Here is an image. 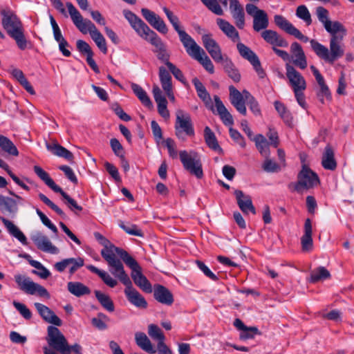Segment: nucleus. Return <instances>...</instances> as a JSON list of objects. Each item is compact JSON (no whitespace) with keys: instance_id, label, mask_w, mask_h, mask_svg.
<instances>
[{"instance_id":"nucleus-43","label":"nucleus","mask_w":354,"mask_h":354,"mask_svg":"<svg viewBox=\"0 0 354 354\" xmlns=\"http://www.w3.org/2000/svg\"><path fill=\"white\" fill-rule=\"evenodd\" d=\"M316 15L318 20L324 25L325 29L332 34V21L329 19V12L322 6L316 8Z\"/></svg>"},{"instance_id":"nucleus-51","label":"nucleus","mask_w":354,"mask_h":354,"mask_svg":"<svg viewBox=\"0 0 354 354\" xmlns=\"http://www.w3.org/2000/svg\"><path fill=\"white\" fill-rule=\"evenodd\" d=\"M347 34V29L343 24L333 21V41L342 42Z\"/></svg>"},{"instance_id":"nucleus-22","label":"nucleus","mask_w":354,"mask_h":354,"mask_svg":"<svg viewBox=\"0 0 354 354\" xmlns=\"http://www.w3.org/2000/svg\"><path fill=\"white\" fill-rule=\"evenodd\" d=\"M261 36L266 42L272 45V47L286 48L288 46V42L275 30H263Z\"/></svg>"},{"instance_id":"nucleus-50","label":"nucleus","mask_w":354,"mask_h":354,"mask_svg":"<svg viewBox=\"0 0 354 354\" xmlns=\"http://www.w3.org/2000/svg\"><path fill=\"white\" fill-rule=\"evenodd\" d=\"M243 93L245 95V104L249 106L250 111L255 115H260L261 111L258 102L249 91L244 90Z\"/></svg>"},{"instance_id":"nucleus-42","label":"nucleus","mask_w":354,"mask_h":354,"mask_svg":"<svg viewBox=\"0 0 354 354\" xmlns=\"http://www.w3.org/2000/svg\"><path fill=\"white\" fill-rule=\"evenodd\" d=\"M35 173L43 180L45 184L56 192L60 187L57 185L54 180L50 177L49 174L44 171L41 167L35 165L33 167Z\"/></svg>"},{"instance_id":"nucleus-45","label":"nucleus","mask_w":354,"mask_h":354,"mask_svg":"<svg viewBox=\"0 0 354 354\" xmlns=\"http://www.w3.org/2000/svg\"><path fill=\"white\" fill-rule=\"evenodd\" d=\"M95 295L100 305L108 312H113L115 306L111 297L100 290L94 291Z\"/></svg>"},{"instance_id":"nucleus-49","label":"nucleus","mask_w":354,"mask_h":354,"mask_svg":"<svg viewBox=\"0 0 354 354\" xmlns=\"http://www.w3.org/2000/svg\"><path fill=\"white\" fill-rule=\"evenodd\" d=\"M274 105L276 111L278 112L284 122L288 125H290L292 123V117L290 111L285 106L284 104L279 101H275L274 102Z\"/></svg>"},{"instance_id":"nucleus-9","label":"nucleus","mask_w":354,"mask_h":354,"mask_svg":"<svg viewBox=\"0 0 354 354\" xmlns=\"http://www.w3.org/2000/svg\"><path fill=\"white\" fill-rule=\"evenodd\" d=\"M46 339L50 348L61 354H66L68 352V341L56 326H49L48 327Z\"/></svg>"},{"instance_id":"nucleus-36","label":"nucleus","mask_w":354,"mask_h":354,"mask_svg":"<svg viewBox=\"0 0 354 354\" xmlns=\"http://www.w3.org/2000/svg\"><path fill=\"white\" fill-rule=\"evenodd\" d=\"M269 26L268 14L265 11H259L258 15L253 17V29L256 32L267 30Z\"/></svg>"},{"instance_id":"nucleus-20","label":"nucleus","mask_w":354,"mask_h":354,"mask_svg":"<svg viewBox=\"0 0 354 354\" xmlns=\"http://www.w3.org/2000/svg\"><path fill=\"white\" fill-rule=\"evenodd\" d=\"M34 306L39 315L45 322L57 326H62V321L48 306L38 302H35Z\"/></svg>"},{"instance_id":"nucleus-32","label":"nucleus","mask_w":354,"mask_h":354,"mask_svg":"<svg viewBox=\"0 0 354 354\" xmlns=\"http://www.w3.org/2000/svg\"><path fill=\"white\" fill-rule=\"evenodd\" d=\"M225 72L227 74L228 77L231 78L234 82H239L241 80V74L236 68L232 61L225 56V59L220 62Z\"/></svg>"},{"instance_id":"nucleus-31","label":"nucleus","mask_w":354,"mask_h":354,"mask_svg":"<svg viewBox=\"0 0 354 354\" xmlns=\"http://www.w3.org/2000/svg\"><path fill=\"white\" fill-rule=\"evenodd\" d=\"M303 251H310L313 248L312 224L310 218H306L304 223V234L301 239Z\"/></svg>"},{"instance_id":"nucleus-5","label":"nucleus","mask_w":354,"mask_h":354,"mask_svg":"<svg viewBox=\"0 0 354 354\" xmlns=\"http://www.w3.org/2000/svg\"><path fill=\"white\" fill-rule=\"evenodd\" d=\"M120 252H112L103 257V259L106 261L110 272L119 281L125 285H129L131 281L128 274L126 273L122 261L125 257L119 254Z\"/></svg>"},{"instance_id":"nucleus-53","label":"nucleus","mask_w":354,"mask_h":354,"mask_svg":"<svg viewBox=\"0 0 354 354\" xmlns=\"http://www.w3.org/2000/svg\"><path fill=\"white\" fill-rule=\"evenodd\" d=\"M194 59L197 60L209 73L212 74L214 73V64L205 53V55L203 53L198 54Z\"/></svg>"},{"instance_id":"nucleus-57","label":"nucleus","mask_w":354,"mask_h":354,"mask_svg":"<svg viewBox=\"0 0 354 354\" xmlns=\"http://www.w3.org/2000/svg\"><path fill=\"white\" fill-rule=\"evenodd\" d=\"M162 10L177 33L182 31L183 29L180 26V21L178 17L167 7H163Z\"/></svg>"},{"instance_id":"nucleus-35","label":"nucleus","mask_w":354,"mask_h":354,"mask_svg":"<svg viewBox=\"0 0 354 354\" xmlns=\"http://www.w3.org/2000/svg\"><path fill=\"white\" fill-rule=\"evenodd\" d=\"M204 138L207 145L212 150L223 153L222 148L219 146L218 140L216 138L214 133L209 127H205L204 129Z\"/></svg>"},{"instance_id":"nucleus-12","label":"nucleus","mask_w":354,"mask_h":354,"mask_svg":"<svg viewBox=\"0 0 354 354\" xmlns=\"http://www.w3.org/2000/svg\"><path fill=\"white\" fill-rule=\"evenodd\" d=\"M275 24L281 30L287 32L288 34L294 36L297 39L307 42L309 41L308 37L304 35L300 30L295 28L288 20L284 17L279 15H276L274 17Z\"/></svg>"},{"instance_id":"nucleus-28","label":"nucleus","mask_w":354,"mask_h":354,"mask_svg":"<svg viewBox=\"0 0 354 354\" xmlns=\"http://www.w3.org/2000/svg\"><path fill=\"white\" fill-rule=\"evenodd\" d=\"M214 100L217 113L220 116L223 123L226 126H232L234 124L232 115L225 108L220 97L218 95H214Z\"/></svg>"},{"instance_id":"nucleus-52","label":"nucleus","mask_w":354,"mask_h":354,"mask_svg":"<svg viewBox=\"0 0 354 354\" xmlns=\"http://www.w3.org/2000/svg\"><path fill=\"white\" fill-rule=\"evenodd\" d=\"M159 77L163 90H169V88L172 87L171 77L163 66L159 68Z\"/></svg>"},{"instance_id":"nucleus-16","label":"nucleus","mask_w":354,"mask_h":354,"mask_svg":"<svg viewBox=\"0 0 354 354\" xmlns=\"http://www.w3.org/2000/svg\"><path fill=\"white\" fill-rule=\"evenodd\" d=\"M141 13L145 20L159 32L162 34L167 33L168 28L159 15L147 8H142Z\"/></svg>"},{"instance_id":"nucleus-34","label":"nucleus","mask_w":354,"mask_h":354,"mask_svg":"<svg viewBox=\"0 0 354 354\" xmlns=\"http://www.w3.org/2000/svg\"><path fill=\"white\" fill-rule=\"evenodd\" d=\"M67 288L70 293L77 297L91 293L89 288L81 282L70 281L67 283Z\"/></svg>"},{"instance_id":"nucleus-26","label":"nucleus","mask_w":354,"mask_h":354,"mask_svg":"<svg viewBox=\"0 0 354 354\" xmlns=\"http://www.w3.org/2000/svg\"><path fill=\"white\" fill-rule=\"evenodd\" d=\"M17 200L0 194V211L11 218L16 216L18 212Z\"/></svg>"},{"instance_id":"nucleus-39","label":"nucleus","mask_w":354,"mask_h":354,"mask_svg":"<svg viewBox=\"0 0 354 354\" xmlns=\"http://www.w3.org/2000/svg\"><path fill=\"white\" fill-rule=\"evenodd\" d=\"M46 148L54 155L64 158L68 161L73 160L74 158L73 154L69 150L59 144L50 145L46 143Z\"/></svg>"},{"instance_id":"nucleus-38","label":"nucleus","mask_w":354,"mask_h":354,"mask_svg":"<svg viewBox=\"0 0 354 354\" xmlns=\"http://www.w3.org/2000/svg\"><path fill=\"white\" fill-rule=\"evenodd\" d=\"M192 83L194 85L198 97L206 105L210 104L212 103V99L203 84L197 77H194L192 80Z\"/></svg>"},{"instance_id":"nucleus-62","label":"nucleus","mask_w":354,"mask_h":354,"mask_svg":"<svg viewBox=\"0 0 354 354\" xmlns=\"http://www.w3.org/2000/svg\"><path fill=\"white\" fill-rule=\"evenodd\" d=\"M257 335H261V332L257 327H247L243 331L240 333L239 338L241 340H246L254 338Z\"/></svg>"},{"instance_id":"nucleus-3","label":"nucleus","mask_w":354,"mask_h":354,"mask_svg":"<svg viewBox=\"0 0 354 354\" xmlns=\"http://www.w3.org/2000/svg\"><path fill=\"white\" fill-rule=\"evenodd\" d=\"M319 183L318 175L304 163L301 170L297 175V182L290 183L288 188L292 192L302 193L304 189L313 188Z\"/></svg>"},{"instance_id":"nucleus-23","label":"nucleus","mask_w":354,"mask_h":354,"mask_svg":"<svg viewBox=\"0 0 354 354\" xmlns=\"http://www.w3.org/2000/svg\"><path fill=\"white\" fill-rule=\"evenodd\" d=\"M234 195L239 207L244 214H248L250 212L252 214H256V209L250 196L245 194L239 189L234 191Z\"/></svg>"},{"instance_id":"nucleus-2","label":"nucleus","mask_w":354,"mask_h":354,"mask_svg":"<svg viewBox=\"0 0 354 354\" xmlns=\"http://www.w3.org/2000/svg\"><path fill=\"white\" fill-rule=\"evenodd\" d=\"M0 15L2 17V26L8 35L15 41L20 50H25L29 42L25 37L23 25L19 18L10 9L1 10Z\"/></svg>"},{"instance_id":"nucleus-24","label":"nucleus","mask_w":354,"mask_h":354,"mask_svg":"<svg viewBox=\"0 0 354 354\" xmlns=\"http://www.w3.org/2000/svg\"><path fill=\"white\" fill-rule=\"evenodd\" d=\"M230 10L236 26L239 29L245 26V12L243 6L238 0H229Z\"/></svg>"},{"instance_id":"nucleus-13","label":"nucleus","mask_w":354,"mask_h":354,"mask_svg":"<svg viewBox=\"0 0 354 354\" xmlns=\"http://www.w3.org/2000/svg\"><path fill=\"white\" fill-rule=\"evenodd\" d=\"M180 41L182 42L187 53L193 59L199 53L205 55L204 50L199 46L194 39L184 30L178 33Z\"/></svg>"},{"instance_id":"nucleus-1","label":"nucleus","mask_w":354,"mask_h":354,"mask_svg":"<svg viewBox=\"0 0 354 354\" xmlns=\"http://www.w3.org/2000/svg\"><path fill=\"white\" fill-rule=\"evenodd\" d=\"M123 15L137 34L155 47L153 51L157 58L165 65L170 62V55L161 38L133 12L124 10Z\"/></svg>"},{"instance_id":"nucleus-10","label":"nucleus","mask_w":354,"mask_h":354,"mask_svg":"<svg viewBox=\"0 0 354 354\" xmlns=\"http://www.w3.org/2000/svg\"><path fill=\"white\" fill-rule=\"evenodd\" d=\"M66 6L73 24L82 33L86 34L89 32L91 35L97 30L91 20L83 18L80 12L71 2H66Z\"/></svg>"},{"instance_id":"nucleus-15","label":"nucleus","mask_w":354,"mask_h":354,"mask_svg":"<svg viewBox=\"0 0 354 354\" xmlns=\"http://www.w3.org/2000/svg\"><path fill=\"white\" fill-rule=\"evenodd\" d=\"M202 41L204 47L216 62L219 63L225 59L218 44L212 37L211 34L203 35Z\"/></svg>"},{"instance_id":"nucleus-25","label":"nucleus","mask_w":354,"mask_h":354,"mask_svg":"<svg viewBox=\"0 0 354 354\" xmlns=\"http://www.w3.org/2000/svg\"><path fill=\"white\" fill-rule=\"evenodd\" d=\"M290 52L292 63L300 68H306L308 65L307 59L301 46L296 41L293 42L290 46Z\"/></svg>"},{"instance_id":"nucleus-64","label":"nucleus","mask_w":354,"mask_h":354,"mask_svg":"<svg viewBox=\"0 0 354 354\" xmlns=\"http://www.w3.org/2000/svg\"><path fill=\"white\" fill-rule=\"evenodd\" d=\"M39 199L47 206L55 211L58 215L61 216H65L64 212L54 203H53L46 196L42 193L39 194Z\"/></svg>"},{"instance_id":"nucleus-47","label":"nucleus","mask_w":354,"mask_h":354,"mask_svg":"<svg viewBox=\"0 0 354 354\" xmlns=\"http://www.w3.org/2000/svg\"><path fill=\"white\" fill-rule=\"evenodd\" d=\"M131 87L134 94L145 106L149 108L152 106V102L150 98L146 91L140 85L136 83H131Z\"/></svg>"},{"instance_id":"nucleus-60","label":"nucleus","mask_w":354,"mask_h":354,"mask_svg":"<svg viewBox=\"0 0 354 354\" xmlns=\"http://www.w3.org/2000/svg\"><path fill=\"white\" fill-rule=\"evenodd\" d=\"M202 3L212 12L217 15H222L223 9L218 3L217 0H201Z\"/></svg>"},{"instance_id":"nucleus-29","label":"nucleus","mask_w":354,"mask_h":354,"mask_svg":"<svg viewBox=\"0 0 354 354\" xmlns=\"http://www.w3.org/2000/svg\"><path fill=\"white\" fill-rule=\"evenodd\" d=\"M0 221L3 223L10 235L16 238L23 245H26L28 244L26 236L12 221L3 216H0Z\"/></svg>"},{"instance_id":"nucleus-11","label":"nucleus","mask_w":354,"mask_h":354,"mask_svg":"<svg viewBox=\"0 0 354 354\" xmlns=\"http://www.w3.org/2000/svg\"><path fill=\"white\" fill-rule=\"evenodd\" d=\"M236 48L240 55L252 65L259 77L263 78L266 73L262 68L260 60L256 53L241 42L237 43Z\"/></svg>"},{"instance_id":"nucleus-7","label":"nucleus","mask_w":354,"mask_h":354,"mask_svg":"<svg viewBox=\"0 0 354 354\" xmlns=\"http://www.w3.org/2000/svg\"><path fill=\"white\" fill-rule=\"evenodd\" d=\"M124 257V263L131 269V277L135 284L144 292L147 293L151 292V284L142 273L141 267L138 262L129 253Z\"/></svg>"},{"instance_id":"nucleus-55","label":"nucleus","mask_w":354,"mask_h":354,"mask_svg":"<svg viewBox=\"0 0 354 354\" xmlns=\"http://www.w3.org/2000/svg\"><path fill=\"white\" fill-rule=\"evenodd\" d=\"M0 167L3 169L11 177L13 181L25 190L28 191L30 187L23 183L10 169L8 165L0 158Z\"/></svg>"},{"instance_id":"nucleus-58","label":"nucleus","mask_w":354,"mask_h":354,"mask_svg":"<svg viewBox=\"0 0 354 354\" xmlns=\"http://www.w3.org/2000/svg\"><path fill=\"white\" fill-rule=\"evenodd\" d=\"M148 333L149 335L155 340L158 342H164L165 341V335L162 333L161 329L155 324H150L148 327Z\"/></svg>"},{"instance_id":"nucleus-4","label":"nucleus","mask_w":354,"mask_h":354,"mask_svg":"<svg viewBox=\"0 0 354 354\" xmlns=\"http://www.w3.org/2000/svg\"><path fill=\"white\" fill-rule=\"evenodd\" d=\"M174 129L176 136L181 141L186 140V137L194 136L195 131L190 114L181 109L177 110Z\"/></svg>"},{"instance_id":"nucleus-37","label":"nucleus","mask_w":354,"mask_h":354,"mask_svg":"<svg viewBox=\"0 0 354 354\" xmlns=\"http://www.w3.org/2000/svg\"><path fill=\"white\" fill-rule=\"evenodd\" d=\"M310 44L313 50L315 52L317 56L325 61L329 62H332V57L330 56V53L328 48L315 39H311L310 41Z\"/></svg>"},{"instance_id":"nucleus-8","label":"nucleus","mask_w":354,"mask_h":354,"mask_svg":"<svg viewBox=\"0 0 354 354\" xmlns=\"http://www.w3.org/2000/svg\"><path fill=\"white\" fill-rule=\"evenodd\" d=\"M15 281L21 290L28 295H37L41 297L49 299L50 295L42 286L32 281L30 277L22 274H15Z\"/></svg>"},{"instance_id":"nucleus-6","label":"nucleus","mask_w":354,"mask_h":354,"mask_svg":"<svg viewBox=\"0 0 354 354\" xmlns=\"http://www.w3.org/2000/svg\"><path fill=\"white\" fill-rule=\"evenodd\" d=\"M180 160L185 170L188 171L192 175L201 179L203 176L202 163L198 154L191 151L187 152L185 150L179 152Z\"/></svg>"},{"instance_id":"nucleus-41","label":"nucleus","mask_w":354,"mask_h":354,"mask_svg":"<svg viewBox=\"0 0 354 354\" xmlns=\"http://www.w3.org/2000/svg\"><path fill=\"white\" fill-rule=\"evenodd\" d=\"M86 268L91 272L97 274L108 286L114 288L118 284L117 280L111 277L110 274L104 270H101L93 265H88Z\"/></svg>"},{"instance_id":"nucleus-61","label":"nucleus","mask_w":354,"mask_h":354,"mask_svg":"<svg viewBox=\"0 0 354 354\" xmlns=\"http://www.w3.org/2000/svg\"><path fill=\"white\" fill-rule=\"evenodd\" d=\"M266 160L262 165L263 169L268 173H275L281 170V167L279 164L274 162L272 160L268 158H265Z\"/></svg>"},{"instance_id":"nucleus-27","label":"nucleus","mask_w":354,"mask_h":354,"mask_svg":"<svg viewBox=\"0 0 354 354\" xmlns=\"http://www.w3.org/2000/svg\"><path fill=\"white\" fill-rule=\"evenodd\" d=\"M154 298L160 303L171 306L174 303V297L170 290L162 285H156L153 290Z\"/></svg>"},{"instance_id":"nucleus-19","label":"nucleus","mask_w":354,"mask_h":354,"mask_svg":"<svg viewBox=\"0 0 354 354\" xmlns=\"http://www.w3.org/2000/svg\"><path fill=\"white\" fill-rule=\"evenodd\" d=\"M94 235L95 239L103 246V249L100 252V254L102 257L112 252H120L119 254L121 256L122 255V257H124L128 254L126 250H123L122 248L116 247L100 233L95 232Z\"/></svg>"},{"instance_id":"nucleus-54","label":"nucleus","mask_w":354,"mask_h":354,"mask_svg":"<svg viewBox=\"0 0 354 354\" xmlns=\"http://www.w3.org/2000/svg\"><path fill=\"white\" fill-rule=\"evenodd\" d=\"M91 37L92 39L95 41L99 49L104 54H106L107 53V46L106 40L102 34L98 30H96L91 35Z\"/></svg>"},{"instance_id":"nucleus-40","label":"nucleus","mask_w":354,"mask_h":354,"mask_svg":"<svg viewBox=\"0 0 354 354\" xmlns=\"http://www.w3.org/2000/svg\"><path fill=\"white\" fill-rule=\"evenodd\" d=\"M330 277V272L326 268L319 266L310 272L309 281L315 283Z\"/></svg>"},{"instance_id":"nucleus-63","label":"nucleus","mask_w":354,"mask_h":354,"mask_svg":"<svg viewBox=\"0 0 354 354\" xmlns=\"http://www.w3.org/2000/svg\"><path fill=\"white\" fill-rule=\"evenodd\" d=\"M322 166L326 169H332V148L328 145L323 155Z\"/></svg>"},{"instance_id":"nucleus-56","label":"nucleus","mask_w":354,"mask_h":354,"mask_svg":"<svg viewBox=\"0 0 354 354\" xmlns=\"http://www.w3.org/2000/svg\"><path fill=\"white\" fill-rule=\"evenodd\" d=\"M296 16L300 19L303 20L306 26H310L312 24V18L310 13L304 5L299 6L296 10Z\"/></svg>"},{"instance_id":"nucleus-44","label":"nucleus","mask_w":354,"mask_h":354,"mask_svg":"<svg viewBox=\"0 0 354 354\" xmlns=\"http://www.w3.org/2000/svg\"><path fill=\"white\" fill-rule=\"evenodd\" d=\"M253 140L254 141L256 147L261 156L265 158L270 157V151L269 149V143L266 138L261 134H258L253 138Z\"/></svg>"},{"instance_id":"nucleus-17","label":"nucleus","mask_w":354,"mask_h":354,"mask_svg":"<svg viewBox=\"0 0 354 354\" xmlns=\"http://www.w3.org/2000/svg\"><path fill=\"white\" fill-rule=\"evenodd\" d=\"M124 295L127 300L134 306L138 308H147L148 304L145 297L133 287L132 282L129 285H125Z\"/></svg>"},{"instance_id":"nucleus-33","label":"nucleus","mask_w":354,"mask_h":354,"mask_svg":"<svg viewBox=\"0 0 354 354\" xmlns=\"http://www.w3.org/2000/svg\"><path fill=\"white\" fill-rule=\"evenodd\" d=\"M135 340L136 344L145 352L154 354L156 353V348L152 345L150 339L147 335L142 332H138L135 334Z\"/></svg>"},{"instance_id":"nucleus-21","label":"nucleus","mask_w":354,"mask_h":354,"mask_svg":"<svg viewBox=\"0 0 354 354\" xmlns=\"http://www.w3.org/2000/svg\"><path fill=\"white\" fill-rule=\"evenodd\" d=\"M230 102L236 109L242 115H245L247 110L243 92L241 93L234 86H229Z\"/></svg>"},{"instance_id":"nucleus-46","label":"nucleus","mask_w":354,"mask_h":354,"mask_svg":"<svg viewBox=\"0 0 354 354\" xmlns=\"http://www.w3.org/2000/svg\"><path fill=\"white\" fill-rule=\"evenodd\" d=\"M0 148L9 155L14 156L19 155V151L14 143L3 135H0Z\"/></svg>"},{"instance_id":"nucleus-48","label":"nucleus","mask_w":354,"mask_h":354,"mask_svg":"<svg viewBox=\"0 0 354 354\" xmlns=\"http://www.w3.org/2000/svg\"><path fill=\"white\" fill-rule=\"evenodd\" d=\"M110 321L109 317L103 313H99L97 317L91 319V324L99 330L107 329V322Z\"/></svg>"},{"instance_id":"nucleus-18","label":"nucleus","mask_w":354,"mask_h":354,"mask_svg":"<svg viewBox=\"0 0 354 354\" xmlns=\"http://www.w3.org/2000/svg\"><path fill=\"white\" fill-rule=\"evenodd\" d=\"M286 76L292 86L293 91L305 90L306 81L304 77L291 65H286Z\"/></svg>"},{"instance_id":"nucleus-14","label":"nucleus","mask_w":354,"mask_h":354,"mask_svg":"<svg viewBox=\"0 0 354 354\" xmlns=\"http://www.w3.org/2000/svg\"><path fill=\"white\" fill-rule=\"evenodd\" d=\"M31 240L37 248L45 252L56 254L59 249L53 245L48 237L40 232H36L31 236Z\"/></svg>"},{"instance_id":"nucleus-59","label":"nucleus","mask_w":354,"mask_h":354,"mask_svg":"<svg viewBox=\"0 0 354 354\" xmlns=\"http://www.w3.org/2000/svg\"><path fill=\"white\" fill-rule=\"evenodd\" d=\"M56 193H59L61 194V196L68 203V207L71 210L76 209L77 211H82V207L79 205L77 202L72 198L68 194H66L65 192L63 191V189L59 187V189L56 192Z\"/></svg>"},{"instance_id":"nucleus-30","label":"nucleus","mask_w":354,"mask_h":354,"mask_svg":"<svg viewBox=\"0 0 354 354\" xmlns=\"http://www.w3.org/2000/svg\"><path fill=\"white\" fill-rule=\"evenodd\" d=\"M216 24L223 33L234 42L240 39L239 32L227 21L223 19H217Z\"/></svg>"}]
</instances>
